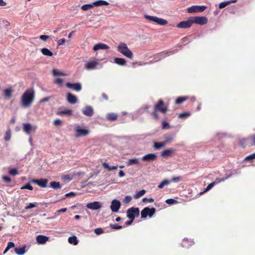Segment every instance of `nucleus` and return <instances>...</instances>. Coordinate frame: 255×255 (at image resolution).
I'll return each mask as SVG.
<instances>
[{
  "label": "nucleus",
  "instance_id": "1",
  "mask_svg": "<svg viewBox=\"0 0 255 255\" xmlns=\"http://www.w3.org/2000/svg\"><path fill=\"white\" fill-rule=\"evenodd\" d=\"M35 99V91L32 88L27 89L22 95L20 103L22 107L28 108L30 107Z\"/></svg>",
  "mask_w": 255,
  "mask_h": 255
},
{
  "label": "nucleus",
  "instance_id": "2",
  "mask_svg": "<svg viewBox=\"0 0 255 255\" xmlns=\"http://www.w3.org/2000/svg\"><path fill=\"white\" fill-rule=\"evenodd\" d=\"M76 137H84L88 135L90 131L87 128L83 127L79 125H75L74 127Z\"/></svg>",
  "mask_w": 255,
  "mask_h": 255
},
{
  "label": "nucleus",
  "instance_id": "3",
  "mask_svg": "<svg viewBox=\"0 0 255 255\" xmlns=\"http://www.w3.org/2000/svg\"><path fill=\"white\" fill-rule=\"evenodd\" d=\"M118 50L128 58H131L133 56L132 52L128 49L127 44L124 42H121L119 44Z\"/></svg>",
  "mask_w": 255,
  "mask_h": 255
},
{
  "label": "nucleus",
  "instance_id": "4",
  "mask_svg": "<svg viewBox=\"0 0 255 255\" xmlns=\"http://www.w3.org/2000/svg\"><path fill=\"white\" fill-rule=\"evenodd\" d=\"M109 4V3L103 0H99L98 1H96L93 2L92 3L90 4H86L82 6L81 9L83 10H87L88 9H91L94 6H100L102 5H107Z\"/></svg>",
  "mask_w": 255,
  "mask_h": 255
},
{
  "label": "nucleus",
  "instance_id": "5",
  "mask_svg": "<svg viewBox=\"0 0 255 255\" xmlns=\"http://www.w3.org/2000/svg\"><path fill=\"white\" fill-rule=\"evenodd\" d=\"M99 65V60L95 58H92L85 62V68L89 71L97 69Z\"/></svg>",
  "mask_w": 255,
  "mask_h": 255
},
{
  "label": "nucleus",
  "instance_id": "6",
  "mask_svg": "<svg viewBox=\"0 0 255 255\" xmlns=\"http://www.w3.org/2000/svg\"><path fill=\"white\" fill-rule=\"evenodd\" d=\"M139 214V210L138 208H130L127 211V217L133 221L136 216Z\"/></svg>",
  "mask_w": 255,
  "mask_h": 255
},
{
  "label": "nucleus",
  "instance_id": "7",
  "mask_svg": "<svg viewBox=\"0 0 255 255\" xmlns=\"http://www.w3.org/2000/svg\"><path fill=\"white\" fill-rule=\"evenodd\" d=\"M155 212V209L154 208H149L146 207L144 208L141 212V217L142 218H145L148 216L151 217Z\"/></svg>",
  "mask_w": 255,
  "mask_h": 255
},
{
  "label": "nucleus",
  "instance_id": "8",
  "mask_svg": "<svg viewBox=\"0 0 255 255\" xmlns=\"http://www.w3.org/2000/svg\"><path fill=\"white\" fill-rule=\"evenodd\" d=\"M206 7L203 5H194L188 7L187 8V12L189 13L202 12L206 9Z\"/></svg>",
  "mask_w": 255,
  "mask_h": 255
},
{
  "label": "nucleus",
  "instance_id": "9",
  "mask_svg": "<svg viewBox=\"0 0 255 255\" xmlns=\"http://www.w3.org/2000/svg\"><path fill=\"white\" fill-rule=\"evenodd\" d=\"M193 23L204 25L207 22V18L205 16H196L192 17Z\"/></svg>",
  "mask_w": 255,
  "mask_h": 255
},
{
  "label": "nucleus",
  "instance_id": "10",
  "mask_svg": "<svg viewBox=\"0 0 255 255\" xmlns=\"http://www.w3.org/2000/svg\"><path fill=\"white\" fill-rule=\"evenodd\" d=\"M192 24V19L191 18L187 20L181 21L177 25V27L181 28H187L191 27Z\"/></svg>",
  "mask_w": 255,
  "mask_h": 255
},
{
  "label": "nucleus",
  "instance_id": "11",
  "mask_svg": "<svg viewBox=\"0 0 255 255\" xmlns=\"http://www.w3.org/2000/svg\"><path fill=\"white\" fill-rule=\"evenodd\" d=\"M121 207L120 202L117 200L114 199L112 201L110 208L112 212L116 213L118 212Z\"/></svg>",
  "mask_w": 255,
  "mask_h": 255
},
{
  "label": "nucleus",
  "instance_id": "12",
  "mask_svg": "<svg viewBox=\"0 0 255 255\" xmlns=\"http://www.w3.org/2000/svg\"><path fill=\"white\" fill-rule=\"evenodd\" d=\"M23 130L27 134H30L31 131L35 130L37 129L36 126H32L29 123H23Z\"/></svg>",
  "mask_w": 255,
  "mask_h": 255
},
{
  "label": "nucleus",
  "instance_id": "13",
  "mask_svg": "<svg viewBox=\"0 0 255 255\" xmlns=\"http://www.w3.org/2000/svg\"><path fill=\"white\" fill-rule=\"evenodd\" d=\"M155 111H159L162 113H165L167 111V108L164 106L163 102L162 100H160L157 104L155 107Z\"/></svg>",
  "mask_w": 255,
  "mask_h": 255
},
{
  "label": "nucleus",
  "instance_id": "14",
  "mask_svg": "<svg viewBox=\"0 0 255 255\" xmlns=\"http://www.w3.org/2000/svg\"><path fill=\"white\" fill-rule=\"evenodd\" d=\"M156 158L157 155L156 154L149 153L143 156L141 158V160L145 162H149L155 160Z\"/></svg>",
  "mask_w": 255,
  "mask_h": 255
},
{
  "label": "nucleus",
  "instance_id": "15",
  "mask_svg": "<svg viewBox=\"0 0 255 255\" xmlns=\"http://www.w3.org/2000/svg\"><path fill=\"white\" fill-rule=\"evenodd\" d=\"M66 86L72 89L75 91L79 92L82 89V86L80 83H66Z\"/></svg>",
  "mask_w": 255,
  "mask_h": 255
},
{
  "label": "nucleus",
  "instance_id": "16",
  "mask_svg": "<svg viewBox=\"0 0 255 255\" xmlns=\"http://www.w3.org/2000/svg\"><path fill=\"white\" fill-rule=\"evenodd\" d=\"M83 114L88 117H92L94 115V110L92 107L87 106L82 110Z\"/></svg>",
  "mask_w": 255,
  "mask_h": 255
},
{
  "label": "nucleus",
  "instance_id": "17",
  "mask_svg": "<svg viewBox=\"0 0 255 255\" xmlns=\"http://www.w3.org/2000/svg\"><path fill=\"white\" fill-rule=\"evenodd\" d=\"M31 182L35 183L40 187L45 188L47 186L48 180L46 179H41L40 180L33 179L31 180Z\"/></svg>",
  "mask_w": 255,
  "mask_h": 255
},
{
  "label": "nucleus",
  "instance_id": "18",
  "mask_svg": "<svg viewBox=\"0 0 255 255\" xmlns=\"http://www.w3.org/2000/svg\"><path fill=\"white\" fill-rule=\"evenodd\" d=\"M87 207L92 210H98L101 208V204L99 202H91L87 204Z\"/></svg>",
  "mask_w": 255,
  "mask_h": 255
},
{
  "label": "nucleus",
  "instance_id": "19",
  "mask_svg": "<svg viewBox=\"0 0 255 255\" xmlns=\"http://www.w3.org/2000/svg\"><path fill=\"white\" fill-rule=\"evenodd\" d=\"M13 92L14 91L11 87H8L7 88L5 89L3 91V96L4 98L6 99H10L11 98Z\"/></svg>",
  "mask_w": 255,
  "mask_h": 255
},
{
  "label": "nucleus",
  "instance_id": "20",
  "mask_svg": "<svg viewBox=\"0 0 255 255\" xmlns=\"http://www.w3.org/2000/svg\"><path fill=\"white\" fill-rule=\"evenodd\" d=\"M109 46H108L107 44L103 43H98L94 46L93 50L94 51H97L99 50H104V49H109Z\"/></svg>",
  "mask_w": 255,
  "mask_h": 255
},
{
  "label": "nucleus",
  "instance_id": "21",
  "mask_svg": "<svg viewBox=\"0 0 255 255\" xmlns=\"http://www.w3.org/2000/svg\"><path fill=\"white\" fill-rule=\"evenodd\" d=\"M175 152V149L170 148H168L161 153V156L163 157H167L171 155L173 153Z\"/></svg>",
  "mask_w": 255,
  "mask_h": 255
},
{
  "label": "nucleus",
  "instance_id": "22",
  "mask_svg": "<svg viewBox=\"0 0 255 255\" xmlns=\"http://www.w3.org/2000/svg\"><path fill=\"white\" fill-rule=\"evenodd\" d=\"M67 99L68 102L71 104H74L77 102V97L75 95L69 93L67 94Z\"/></svg>",
  "mask_w": 255,
  "mask_h": 255
},
{
  "label": "nucleus",
  "instance_id": "23",
  "mask_svg": "<svg viewBox=\"0 0 255 255\" xmlns=\"http://www.w3.org/2000/svg\"><path fill=\"white\" fill-rule=\"evenodd\" d=\"M48 240V238L44 236L38 235L36 237V241L40 244H45Z\"/></svg>",
  "mask_w": 255,
  "mask_h": 255
},
{
  "label": "nucleus",
  "instance_id": "24",
  "mask_svg": "<svg viewBox=\"0 0 255 255\" xmlns=\"http://www.w3.org/2000/svg\"><path fill=\"white\" fill-rule=\"evenodd\" d=\"M114 62L116 64L120 66H125L127 64L126 60L125 59L121 58H115L114 59Z\"/></svg>",
  "mask_w": 255,
  "mask_h": 255
},
{
  "label": "nucleus",
  "instance_id": "25",
  "mask_svg": "<svg viewBox=\"0 0 255 255\" xmlns=\"http://www.w3.org/2000/svg\"><path fill=\"white\" fill-rule=\"evenodd\" d=\"M164 142L166 144L171 142L174 139V135L173 134H167L164 136Z\"/></svg>",
  "mask_w": 255,
  "mask_h": 255
},
{
  "label": "nucleus",
  "instance_id": "26",
  "mask_svg": "<svg viewBox=\"0 0 255 255\" xmlns=\"http://www.w3.org/2000/svg\"><path fill=\"white\" fill-rule=\"evenodd\" d=\"M15 253L18 255H22L25 253V247L15 248L14 249Z\"/></svg>",
  "mask_w": 255,
  "mask_h": 255
},
{
  "label": "nucleus",
  "instance_id": "27",
  "mask_svg": "<svg viewBox=\"0 0 255 255\" xmlns=\"http://www.w3.org/2000/svg\"><path fill=\"white\" fill-rule=\"evenodd\" d=\"M41 53L45 56L52 57L53 56V53L46 48H42L41 50Z\"/></svg>",
  "mask_w": 255,
  "mask_h": 255
},
{
  "label": "nucleus",
  "instance_id": "28",
  "mask_svg": "<svg viewBox=\"0 0 255 255\" xmlns=\"http://www.w3.org/2000/svg\"><path fill=\"white\" fill-rule=\"evenodd\" d=\"M139 161L138 159L136 158L129 159L127 163V165L128 166L132 165L133 164H139Z\"/></svg>",
  "mask_w": 255,
  "mask_h": 255
},
{
  "label": "nucleus",
  "instance_id": "29",
  "mask_svg": "<svg viewBox=\"0 0 255 255\" xmlns=\"http://www.w3.org/2000/svg\"><path fill=\"white\" fill-rule=\"evenodd\" d=\"M68 242L70 244H73L75 246L77 245L78 244V241L77 240V238L75 236L69 237L68 238Z\"/></svg>",
  "mask_w": 255,
  "mask_h": 255
},
{
  "label": "nucleus",
  "instance_id": "30",
  "mask_svg": "<svg viewBox=\"0 0 255 255\" xmlns=\"http://www.w3.org/2000/svg\"><path fill=\"white\" fill-rule=\"evenodd\" d=\"M103 165L106 169H108L109 171L116 170L118 169V166H110L109 164L107 162L103 163Z\"/></svg>",
  "mask_w": 255,
  "mask_h": 255
},
{
  "label": "nucleus",
  "instance_id": "31",
  "mask_svg": "<svg viewBox=\"0 0 255 255\" xmlns=\"http://www.w3.org/2000/svg\"><path fill=\"white\" fill-rule=\"evenodd\" d=\"M118 116L114 113H109L107 115V119L110 121H115L117 120Z\"/></svg>",
  "mask_w": 255,
  "mask_h": 255
},
{
  "label": "nucleus",
  "instance_id": "32",
  "mask_svg": "<svg viewBox=\"0 0 255 255\" xmlns=\"http://www.w3.org/2000/svg\"><path fill=\"white\" fill-rule=\"evenodd\" d=\"M156 23L160 25H165L167 23V21L164 19L158 17Z\"/></svg>",
  "mask_w": 255,
  "mask_h": 255
},
{
  "label": "nucleus",
  "instance_id": "33",
  "mask_svg": "<svg viewBox=\"0 0 255 255\" xmlns=\"http://www.w3.org/2000/svg\"><path fill=\"white\" fill-rule=\"evenodd\" d=\"M166 145L165 142L163 141L160 142H154V147L155 148L157 149H159L162 147Z\"/></svg>",
  "mask_w": 255,
  "mask_h": 255
},
{
  "label": "nucleus",
  "instance_id": "34",
  "mask_svg": "<svg viewBox=\"0 0 255 255\" xmlns=\"http://www.w3.org/2000/svg\"><path fill=\"white\" fill-rule=\"evenodd\" d=\"M50 184L51 187L53 189H57L60 188V184L58 182L52 181Z\"/></svg>",
  "mask_w": 255,
  "mask_h": 255
},
{
  "label": "nucleus",
  "instance_id": "35",
  "mask_svg": "<svg viewBox=\"0 0 255 255\" xmlns=\"http://www.w3.org/2000/svg\"><path fill=\"white\" fill-rule=\"evenodd\" d=\"M170 181L167 179L163 180L158 186L159 188H162L164 186H167L170 184Z\"/></svg>",
  "mask_w": 255,
  "mask_h": 255
},
{
  "label": "nucleus",
  "instance_id": "36",
  "mask_svg": "<svg viewBox=\"0 0 255 255\" xmlns=\"http://www.w3.org/2000/svg\"><path fill=\"white\" fill-rule=\"evenodd\" d=\"M236 0H233V1H224L220 3L219 4V8H223L225 7H226L227 5L230 4L231 2H234Z\"/></svg>",
  "mask_w": 255,
  "mask_h": 255
},
{
  "label": "nucleus",
  "instance_id": "37",
  "mask_svg": "<svg viewBox=\"0 0 255 255\" xmlns=\"http://www.w3.org/2000/svg\"><path fill=\"white\" fill-rule=\"evenodd\" d=\"M52 74L54 76H67V74L61 72H59L57 70L54 69L52 70Z\"/></svg>",
  "mask_w": 255,
  "mask_h": 255
},
{
  "label": "nucleus",
  "instance_id": "38",
  "mask_svg": "<svg viewBox=\"0 0 255 255\" xmlns=\"http://www.w3.org/2000/svg\"><path fill=\"white\" fill-rule=\"evenodd\" d=\"M187 99H188V97H180L178 98L176 100L175 103L176 104H180L183 103V102H184L185 101H186Z\"/></svg>",
  "mask_w": 255,
  "mask_h": 255
},
{
  "label": "nucleus",
  "instance_id": "39",
  "mask_svg": "<svg viewBox=\"0 0 255 255\" xmlns=\"http://www.w3.org/2000/svg\"><path fill=\"white\" fill-rule=\"evenodd\" d=\"M169 55V54H167V53L165 52H161L158 53L157 54L155 55V58H157L158 59H161L162 58L165 57L166 56Z\"/></svg>",
  "mask_w": 255,
  "mask_h": 255
},
{
  "label": "nucleus",
  "instance_id": "40",
  "mask_svg": "<svg viewBox=\"0 0 255 255\" xmlns=\"http://www.w3.org/2000/svg\"><path fill=\"white\" fill-rule=\"evenodd\" d=\"M145 193V191L144 190H141L139 192H137L134 196V198L138 199L139 197L142 196Z\"/></svg>",
  "mask_w": 255,
  "mask_h": 255
},
{
  "label": "nucleus",
  "instance_id": "41",
  "mask_svg": "<svg viewBox=\"0 0 255 255\" xmlns=\"http://www.w3.org/2000/svg\"><path fill=\"white\" fill-rule=\"evenodd\" d=\"M11 138V131L10 129H8L6 132L4 137L5 141H9Z\"/></svg>",
  "mask_w": 255,
  "mask_h": 255
},
{
  "label": "nucleus",
  "instance_id": "42",
  "mask_svg": "<svg viewBox=\"0 0 255 255\" xmlns=\"http://www.w3.org/2000/svg\"><path fill=\"white\" fill-rule=\"evenodd\" d=\"M230 176H228V177H227L226 178H216V180L214 182H213V183H214V185L218 184L222 181H224L225 180L228 179Z\"/></svg>",
  "mask_w": 255,
  "mask_h": 255
},
{
  "label": "nucleus",
  "instance_id": "43",
  "mask_svg": "<svg viewBox=\"0 0 255 255\" xmlns=\"http://www.w3.org/2000/svg\"><path fill=\"white\" fill-rule=\"evenodd\" d=\"M20 189L21 190H23V189H28V190H33V187L30 184V183H27L26 184H25V185L22 186Z\"/></svg>",
  "mask_w": 255,
  "mask_h": 255
},
{
  "label": "nucleus",
  "instance_id": "44",
  "mask_svg": "<svg viewBox=\"0 0 255 255\" xmlns=\"http://www.w3.org/2000/svg\"><path fill=\"white\" fill-rule=\"evenodd\" d=\"M60 114L70 116L72 114V111L71 110H65L64 111L60 112Z\"/></svg>",
  "mask_w": 255,
  "mask_h": 255
},
{
  "label": "nucleus",
  "instance_id": "45",
  "mask_svg": "<svg viewBox=\"0 0 255 255\" xmlns=\"http://www.w3.org/2000/svg\"><path fill=\"white\" fill-rule=\"evenodd\" d=\"M14 247V244L12 242H8L7 247L6 248L5 251H4L3 254H5L6 252H7L8 250H9L11 248H12Z\"/></svg>",
  "mask_w": 255,
  "mask_h": 255
},
{
  "label": "nucleus",
  "instance_id": "46",
  "mask_svg": "<svg viewBox=\"0 0 255 255\" xmlns=\"http://www.w3.org/2000/svg\"><path fill=\"white\" fill-rule=\"evenodd\" d=\"M165 202L168 204L173 205V204L177 203L178 202H177V201H176L173 199H168L165 201Z\"/></svg>",
  "mask_w": 255,
  "mask_h": 255
},
{
  "label": "nucleus",
  "instance_id": "47",
  "mask_svg": "<svg viewBox=\"0 0 255 255\" xmlns=\"http://www.w3.org/2000/svg\"><path fill=\"white\" fill-rule=\"evenodd\" d=\"M214 183L212 182V183H210V184L207 186V187H206V188L204 192H201V193H200V194H203V193H204V192H207V191H209L210 189H211V188L214 186Z\"/></svg>",
  "mask_w": 255,
  "mask_h": 255
},
{
  "label": "nucleus",
  "instance_id": "48",
  "mask_svg": "<svg viewBox=\"0 0 255 255\" xmlns=\"http://www.w3.org/2000/svg\"><path fill=\"white\" fill-rule=\"evenodd\" d=\"M190 115V113L186 112L183 113H181L179 115L178 117L179 118H184L185 117H189Z\"/></svg>",
  "mask_w": 255,
  "mask_h": 255
},
{
  "label": "nucleus",
  "instance_id": "49",
  "mask_svg": "<svg viewBox=\"0 0 255 255\" xmlns=\"http://www.w3.org/2000/svg\"><path fill=\"white\" fill-rule=\"evenodd\" d=\"M9 173L10 175L14 176L18 174V171L16 169L13 168L9 170Z\"/></svg>",
  "mask_w": 255,
  "mask_h": 255
},
{
  "label": "nucleus",
  "instance_id": "50",
  "mask_svg": "<svg viewBox=\"0 0 255 255\" xmlns=\"http://www.w3.org/2000/svg\"><path fill=\"white\" fill-rule=\"evenodd\" d=\"M55 83L59 85L60 86H62L63 85V80L61 78H56L54 80Z\"/></svg>",
  "mask_w": 255,
  "mask_h": 255
},
{
  "label": "nucleus",
  "instance_id": "51",
  "mask_svg": "<svg viewBox=\"0 0 255 255\" xmlns=\"http://www.w3.org/2000/svg\"><path fill=\"white\" fill-rule=\"evenodd\" d=\"M144 17L146 19L150 21H151V22H153V19H154V18L155 17V16H150V15H147V14H145L144 15Z\"/></svg>",
  "mask_w": 255,
  "mask_h": 255
},
{
  "label": "nucleus",
  "instance_id": "52",
  "mask_svg": "<svg viewBox=\"0 0 255 255\" xmlns=\"http://www.w3.org/2000/svg\"><path fill=\"white\" fill-rule=\"evenodd\" d=\"M162 128L163 129H169L170 128V126L168 123L163 122L162 123Z\"/></svg>",
  "mask_w": 255,
  "mask_h": 255
},
{
  "label": "nucleus",
  "instance_id": "53",
  "mask_svg": "<svg viewBox=\"0 0 255 255\" xmlns=\"http://www.w3.org/2000/svg\"><path fill=\"white\" fill-rule=\"evenodd\" d=\"M50 37L48 35H42L39 36V38L43 41H46L48 39L50 38Z\"/></svg>",
  "mask_w": 255,
  "mask_h": 255
},
{
  "label": "nucleus",
  "instance_id": "54",
  "mask_svg": "<svg viewBox=\"0 0 255 255\" xmlns=\"http://www.w3.org/2000/svg\"><path fill=\"white\" fill-rule=\"evenodd\" d=\"M255 153L252 154L245 158L246 160H253L255 159Z\"/></svg>",
  "mask_w": 255,
  "mask_h": 255
},
{
  "label": "nucleus",
  "instance_id": "55",
  "mask_svg": "<svg viewBox=\"0 0 255 255\" xmlns=\"http://www.w3.org/2000/svg\"><path fill=\"white\" fill-rule=\"evenodd\" d=\"M94 232L97 235H100L103 233V230L101 228H96L95 229Z\"/></svg>",
  "mask_w": 255,
  "mask_h": 255
},
{
  "label": "nucleus",
  "instance_id": "56",
  "mask_svg": "<svg viewBox=\"0 0 255 255\" xmlns=\"http://www.w3.org/2000/svg\"><path fill=\"white\" fill-rule=\"evenodd\" d=\"M62 121L61 120L57 119L54 121V125L56 126H58L61 125Z\"/></svg>",
  "mask_w": 255,
  "mask_h": 255
},
{
  "label": "nucleus",
  "instance_id": "57",
  "mask_svg": "<svg viewBox=\"0 0 255 255\" xmlns=\"http://www.w3.org/2000/svg\"><path fill=\"white\" fill-rule=\"evenodd\" d=\"M35 206H36L35 204H34V203H30L29 204V205L28 206H27L26 207H25V209L26 210H28L31 208H34Z\"/></svg>",
  "mask_w": 255,
  "mask_h": 255
},
{
  "label": "nucleus",
  "instance_id": "58",
  "mask_svg": "<svg viewBox=\"0 0 255 255\" xmlns=\"http://www.w3.org/2000/svg\"><path fill=\"white\" fill-rule=\"evenodd\" d=\"M131 199L132 198H131V196H127L125 198L124 202L126 203H129V202L131 201Z\"/></svg>",
  "mask_w": 255,
  "mask_h": 255
},
{
  "label": "nucleus",
  "instance_id": "59",
  "mask_svg": "<svg viewBox=\"0 0 255 255\" xmlns=\"http://www.w3.org/2000/svg\"><path fill=\"white\" fill-rule=\"evenodd\" d=\"M111 227L114 229H116V230H119V229H121L122 228V226H119L117 224H115V225H111Z\"/></svg>",
  "mask_w": 255,
  "mask_h": 255
},
{
  "label": "nucleus",
  "instance_id": "60",
  "mask_svg": "<svg viewBox=\"0 0 255 255\" xmlns=\"http://www.w3.org/2000/svg\"><path fill=\"white\" fill-rule=\"evenodd\" d=\"M2 178L6 183H9L11 181V179L9 177L3 176Z\"/></svg>",
  "mask_w": 255,
  "mask_h": 255
},
{
  "label": "nucleus",
  "instance_id": "61",
  "mask_svg": "<svg viewBox=\"0 0 255 255\" xmlns=\"http://www.w3.org/2000/svg\"><path fill=\"white\" fill-rule=\"evenodd\" d=\"M66 42L65 38H62L57 41V44L59 46L63 45Z\"/></svg>",
  "mask_w": 255,
  "mask_h": 255
},
{
  "label": "nucleus",
  "instance_id": "62",
  "mask_svg": "<svg viewBox=\"0 0 255 255\" xmlns=\"http://www.w3.org/2000/svg\"><path fill=\"white\" fill-rule=\"evenodd\" d=\"M51 98V97H47L44 98L40 100V103L48 102L50 100Z\"/></svg>",
  "mask_w": 255,
  "mask_h": 255
},
{
  "label": "nucleus",
  "instance_id": "63",
  "mask_svg": "<svg viewBox=\"0 0 255 255\" xmlns=\"http://www.w3.org/2000/svg\"><path fill=\"white\" fill-rule=\"evenodd\" d=\"M142 201L143 202H146V201H147L148 202H150V203H151V202H153L154 201V200L153 198H143L142 199Z\"/></svg>",
  "mask_w": 255,
  "mask_h": 255
},
{
  "label": "nucleus",
  "instance_id": "64",
  "mask_svg": "<svg viewBox=\"0 0 255 255\" xmlns=\"http://www.w3.org/2000/svg\"><path fill=\"white\" fill-rule=\"evenodd\" d=\"M76 195V194L74 193V192H71L69 193H67L65 194V197H70V196H75Z\"/></svg>",
  "mask_w": 255,
  "mask_h": 255
}]
</instances>
